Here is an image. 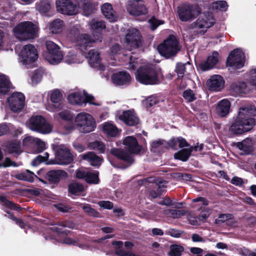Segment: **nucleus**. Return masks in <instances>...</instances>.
I'll return each mask as SVG.
<instances>
[{
    "label": "nucleus",
    "instance_id": "1",
    "mask_svg": "<svg viewBox=\"0 0 256 256\" xmlns=\"http://www.w3.org/2000/svg\"><path fill=\"white\" fill-rule=\"evenodd\" d=\"M256 108L254 104L241 106L238 114L234 116L230 128L231 134L240 135L251 130L256 125Z\"/></svg>",
    "mask_w": 256,
    "mask_h": 256
},
{
    "label": "nucleus",
    "instance_id": "2",
    "mask_svg": "<svg viewBox=\"0 0 256 256\" xmlns=\"http://www.w3.org/2000/svg\"><path fill=\"white\" fill-rule=\"evenodd\" d=\"M159 73L149 66H141L136 70V78L137 82L144 85H154L160 83Z\"/></svg>",
    "mask_w": 256,
    "mask_h": 256
},
{
    "label": "nucleus",
    "instance_id": "3",
    "mask_svg": "<svg viewBox=\"0 0 256 256\" xmlns=\"http://www.w3.org/2000/svg\"><path fill=\"white\" fill-rule=\"evenodd\" d=\"M158 50L162 56L169 58L176 56L180 51V48L176 37L174 34H170L158 46Z\"/></svg>",
    "mask_w": 256,
    "mask_h": 256
},
{
    "label": "nucleus",
    "instance_id": "4",
    "mask_svg": "<svg viewBox=\"0 0 256 256\" xmlns=\"http://www.w3.org/2000/svg\"><path fill=\"white\" fill-rule=\"evenodd\" d=\"M55 155V159L50 160L46 162L47 164L68 165L74 160V156L70 150L64 145L62 144L56 147Z\"/></svg>",
    "mask_w": 256,
    "mask_h": 256
},
{
    "label": "nucleus",
    "instance_id": "5",
    "mask_svg": "<svg viewBox=\"0 0 256 256\" xmlns=\"http://www.w3.org/2000/svg\"><path fill=\"white\" fill-rule=\"evenodd\" d=\"M38 58V51L34 45L28 44L23 46L20 54V60L27 68L34 67Z\"/></svg>",
    "mask_w": 256,
    "mask_h": 256
},
{
    "label": "nucleus",
    "instance_id": "6",
    "mask_svg": "<svg viewBox=\"0 0 256 256\" xmlns=\"http://www.w3.org/2000/svg\"><path fill=\"white\" fill-rule=\"evenodd\" d=\"M14 32L16 37L20 40H26L36 37V28L31 22H20L14 28Z\"/></svg>",
    "mask_w": 256,
    "mask_h": 256
},
{
    "label": "nucleus",
    "instance_id": "7",
    "mask_svg": "<svg viewBox=\"0 0 256 256\" xmlns=\"http://www.w3.org/2000/svg\"><path fill=\"white\" fill-rule=\"evenodd\" d=\"M28 124L31 130L42 134L50 132L52 128L46 119L40 115L31 116L28 122Z\"/></svg>",
    "mask_w": 256,
    "mask_h": 256
},
{
    "label": "nucleus",
    "instance_id": "8",
    "mask_svg": "<svg viewBox=\"0 0 256 256\" xmlns=\"http://www.w3.org/2000/svg\"><path fill=\"white\" fill-rule=\"evenodd\" d=\"M75 124L80 130L84 133H88L94 130L96 127L94 119L90 114L81 112L75 118Z\"/></svg>",
    "mask_w": 256,
    "mask_h": 256
},
{
    "label": "nucleus",
    "instance_id": "9",
    "mask_svg": "<svg viewBox=\"0 0 256 256\" xmlns=\"http://www.w3.org/2000/svg\"><path fill=\"white\" fill-rule=\"evenodd\" d=\"M201 13L198 5L184 4L178 7V14L182 22L191 21Z\"/></svg>",
    "mask_w": 256,
    "mask_h": 256
},
{
    "label": "nucleus",
    "instance_id": "10",
    "mask_svg": "<svg viewBox=\"0 0 256 256\" xmlns=\"http://www.w3.org/2000/svg\"><path fill=\"white\" fill-rule=\"evenodd\" d=\"M47 52L45 54L46 59L52 64H58L63 58L60 48L52 41H48L46 44Z\"/></svg>",
    "mask_w": 256,
    "mask_h": 256
},
{
    "label": "nucleus",
    "instance_id": "11",
    "mask_svg": "<svg viewBox=\"0 0 256 256\" xmlns=\"http://www.w3.org/2000/svg\"><path fill=\"white\" fill-rule=\"evenodd\" d=\"M126 10L128 14L133 16H140L148 14V10L144 0H130Z\"/></svg>",
    "mask_w": 256,
    "mask_h": 256
},
{
    "label": "nucleus",
    "instance_id": "12",
    "mask_svg": "<svg viewBox=\"0 0 256 256\" xmlns=\"http://www.w3.org/2000/svg\"><path fill=\"white\" fill-rule=\"evenodd\" d=\"M244 54L238 49L232 51L226 58V66L240 69L244 66L245 59Z\"/></svg>",
    "mask_w": 256,
    "mask_h": 256
},
{
    "label": "nucleus",
    "instance_id": "13",
    "mask_svg": "<svg viewBox=\"0 0 256 256\" xmlns=\"http://www.w3.org/2000/svg\"><path fill=\"white\" fill-rule=\"evenodd\" d=\"M57 11L63 14L72 16L77 12L76 4L72 0H56Z\"/></svg>",
    "mask_w": 256,
    "mask_h": 256
},
{
    "label": "nucleus",
    "instance_id": "14",
    "mask_svg": "<svg viewBox=\"0 0 256 256\" xmlns=\"http://www.w3.org/2000/svg\"><path fill=\"white\" fill-rule=\"evenodd\" d=\"M125 41L132 49L139 48L142 41V36L140 31L136 28L128 30L125 36Z\"/></svg>",
    "mask_w": 256,
    "mask_h": 256
},
{
    "label": "nucleus",
    "instance_id": "15",
    "mask_svg": "<svg viewBox=\"0 0 256 256\" xmlns=\"http://www.w3.org/2000/svg\"><path fill=\"white\" fill-rule=\"evenodd\" d=\"M7 100L12 112H20L24 107L25 96L21 92H15L12 93L8 98Z\"/></svg>",
    "mask_w": 256,
    "mask_h": 256
},
{
    "label": "nucleus",
    "instance_id": "16",
    "mask_svg": "<svg viewBox=\"0 0 256 256\" xmlns=\"http://www.w3.org/2000/svg\"><path fill=\"white\" fill-rule=\"evenodd\" d=\"M215 19L212 13L209 12H204L203 16L198 18L193 24L194 27L198 28H208L214 25Z\"/></svg>",
    "mask_w": 256,
    "mask_h": 256
},
{
    "label": "nucleus",
    "instance_id": "17",
    "mask_svg": "<svg viewBox=\"0 0 256 256\" xmlns=\"http://www.w3.org/2000/svg\"><path fill=\"white\" fill-rule=\"evenodd\" d=\"M132 77L130 74L126 71H120L114 73L112 76V82L117 86H127L130 84Z\"/></svg>",
    "mask_w": 256,
    "mask_h": 256
},
{
    "label": "nucleus",
    "instance_id": "18",
    "mask_svg": "<svg viewBox=\"0 0 256 256\" xmlns=\"http://www.w3.org/2000/svg\"><path fill=\"white\" fill-rule=\"evenodd\" d=\"M122 144L130 154H139L142 149V146L138 144L137 139L133 136L126 137L123 140Z\"/></svg>",
    "mask_w": 256,
    "mask_h": 256
},
{
    "label": "nucleus",
    "instance_id": "19",
    "mask_svg": "<svg viewBox=\"0 0 256 256\" xmlns=\"http://www.w3.org/2000/svg\"><path fill=\"white\" fill-rule=\"evenodd\" d=\"M118 118L126 124L130 126H136L140 122V119L134 110L123 111Z\"/></svg>",
    "mask_w": 256,
    "mask_h": 256
},
{
    "label": "nucleus",
    "instance_id": "20",
    "mask_svg": "<svg viewBox=\"0 0 256 256\" xmlns=\"http://www.w3.org/2000/svg\"><path fill=\"white\" fill-rule=\"evenodd\" d=\"M68 176V173L64 170H52L46 173L45 178L50 184H58L61 180H65Z\"/></svg>",
    "mask_w": 256,
    "mask_h": 256
},
{
    "label": "nucleus",
    "instance_id": "21",
    "mask_svg": "<svg viewBox=\"0 0 256 256\" xmlns=\"http://www.w3.org/2000/svg\"><path fill=\"white\" fill-rule=\"evenodd\" d=\"M190 144L183 137L180 136L178 137L172 136L166 142V145L164 146L166 150L172 149L176 150L178 148H184L185 147L190 146Z\"/></svg>",
    "mask_w": 256,
    "mask_h": 256
},
{
    "label": "nucleus",
    "instance_id": "22",
    "mask_svg": "<svg viewBox=\"0 0 256 256\" xmlns=\"http://www.w3.org/2000/svg\"><path fill=\"white\" fill-rule=\"evenodd\" d=\"M110 154L118 159L123 160L126 164L123 168H127L131 166L134 161L133 156L122 150L118 148H112L110 150Z\"/></svg>",
    "mask_w": 256,
    "mask_h": 256
},
{
    "label": "nucleus",
    "instance_id": "23",
    "mask_svg": "<svg viewBox=\"0 0 256 256\" xmlns=\"http://www.w3.org/2000/svg\"><path fill=\"white\" fill-rule=\"evenodd\" d=\"M80 157L88 162L90 166L96 168H99L104 162L102 156H98L93 152H88L80 154Z\"/></svg>",
    "mask_w": 256,
    "mask_h": 256
},
{
    "label": "nucleus",
    "instance_id": "24",
    "mask_svg": "<svg viewBox=\"0 0 256 256\" xmlns=\"http://www.w3.org/2000/svg\"><path fill=\"white\" fill-rule=\"evenodd\" d=\"M224 80L220 75H214L210 76L207 82L208 89L212 91L218 92L224 86Z\"/></svg>",
    "mask_w": 256,
    "mask_h": 256
},
{
    "label": "nucleus",
    "instance_id": "25",
    "mask_svg": "<svg viewBox=\"0 0 256 256\" xmlns=\"http://www.w3.org/2000/svg\"><path fill=\"white\" fill-rule=\"evenodd\" d=\"M60 228L54 226L50 228V230L57 233L59 236H67L70 232V230H64V228H72L74 227V224L68 220L59 221L55 224Z\"/></svg>",
    "mask_w": 256,
    "mask_h": 256
},
{
    "label": "nucleus",
    "instance_id": "26",
    "mask_svg": "<svg viewBox=\"0 0 256 256\" xmlns=\"http://www.w3.org/2000/svg\"><path fill=\"white\" fill-rule=\"evenodd\" d=\"M218 55L219 54L218 52L214 51L212 53V56H210L208 57L206 62L199 64L200 68L202 71L208 70L213 68L218 62Z\"/></svg>",
    "mask_w": 256,
    "mask_h": 256
},
{
    "label": "nucleus",
    "instance_id": "27",
    "mask_svg": "<svg viewBox=\"0 0 256 256\" xmlns=\"http://www.w3.org/2000/svg\"><path fill=\"white\" fill-rule=\"evenodd\" d=\"M79 6L82 10L83 15L87 16L94 14L96 10V5L91 0H81Z\"/></svg>",
    "mask_w": 256,
    "mask_h": 256
},
{
    "label": "nucleus",
    "instance_id": "28",
    "mask_svg": "<svg viewBox=\"0 0 256 256\" xmlns=\"http://www.w3.org/2000/svg\"><path fill=\"white\" fill-rule=\"evenodd\" d=\"M101 10L104 16L110 22H114L116 20L117 16L111 4L108 3L102 4L101 6Z\"/></svg>",
    "mask_w": 256,
    "mask_h": 256
},
{
    "label": "nucleus",
    "instance_id": "29",
    "mask_svg": "<svg viewBox=\"0 0 256 256\" xmlns=\"http://www.w3.org/2000/svg\"><path fill=\"white\" fill-rule=\"evenodd\" d=\"M230 107V102L228 100H222L218 102L216 107V112L219 116L224 117L229 113Z\"/></svg>",
    "mask_w": 256,
    "mask_h": 256
},
{
    "label": "nucleus",
    "instance_id": "30",
    "mask_svg": "<svg viewBox=\"0 0 256 256\" xmlns=\"http://www.w3.org/2000/svg\"><path fill=\"white\" fill-rule=\"evenodd\" d=\"M112 246H115L114 252L118 256H137V255L130 251H126L122 248L123 242L122 241L114 240L112 242Z\"/></svg>",
    "mask_w": 256,
    "mask_h": 256
},
{
    "label": "nucleus",
    "instance_id": "31",
    "mask_svg": "<svg viewBox=\"0 0 256 256\" xmlns=\"http://www.w3.org/2000/svg\"><path fill=\"white\" fill-rule=\"evenodd\" d=\"M94 42L92 36L87 34H82L76 44L80 46L81 49L86 50L88 47L91 46Z\"/></svg>",
    "mask_w": 256,
    "mask_h": 256
},
{
    "label": "nucleus",
    "instance_id": "32",
    "mask_svg": "<svg viewBox=\"0 0 256 256\" xmlns=\"http://www.w3.org/2000/svg\"><path fill=\"white\" fill-rule=\"evenodd\" d=\"M50 98L56 109L60 110L62 108V94L59 90H54L52 93Z\"/></svg>",
    "mask_w": 256,
    "mask_h": 256
},
{
    "label": "nucleus",
    "instance_id": "33",
    "mask_svg": "<svg viewBox=\"0 0 256 256\" xmlns=\"http://www.w3.org/2000/svg\"><path fill=\"white\" fill-rule=\"evenodd\" d=\"M86 58L92 67H96L100 62V53L94 49L90 50L87 54Z\"/></svg>",
    "mask_w": 256,
    "mask_h": 256
},
{
    "label": "nucleus",
    "instance_id": "34",
    "mask_svg": "<svg viewBox=\"0 0 256 256\" xmlns=\"http://www.w3.org/2000/svg\"><path fill=\"white\" fill-rule=\"evenodd\" d=\"M11 82L4 75L0 76V96L7 94L10 88Z\"/></svg>",
    "mask_w": 256,
    "mask_h": 256
},
{
    "label": "nucleus",
    "instance_id": "35",
    "mask_svg": "<svg viewBox=\"0 0 256 256\" xmlns=\"http://www.w3.org/2000/svg\"><path fill=\"white\" fill-rule=\"evenodd\" d=\"M34 176L37 178V176L29 170H26V172H20L14 176V177L18 180L30 182H32L34 181Z\"/></svg>",
    "mask_w": 256,
    "mask_h": 256
},
{
    "label": "nucleus",
    "instance_id": "36",
    "mask_svg": "<svg viewBox=\"0 0 256 256\" xmlns=\"http://www.w3.org/2000/svg\"><path fill=\"white\" fill-rule=\"evenodd\" d=\"M0 202L6 208L11 210L20 212L22 209L19 204L8 200L5 196H0Z\"/></svg>",
    "mask_w": 256,
    "mask_h": 256
},
{
    "label": "nucleus",
    "instance_id": "37",
    "mask_svg": "<svg viewBox=\"0 0 256 256\" xmlns=\"http://www.w3.org/2000/svg\"><path fill=\"white\" fill-rule=\"evenodd\" d=\"M64 26V21L60 18L52 20L50 25V30L52 33L57 34L60 33Z\"/></svg>",
    "mask_w": 256,
    "mask_h": 256
},
{
    "label": "nucleus",
    "instance_id": "38",
    "mask_svg": "<svg viewBox=\"0 0 256 256\" xmlns=\"http://www.w3.org/2000/svg\"><path fill=\"white\" fill-rule=\"evenodd\" d=\"M190 156V150L188 148H184L176 152L174 157L176 160L185 162L188 160Z\"/></svg>",
    "mask_w": 256,
    "mask_h": 256
},
{
    "label": "nucleus",
    "instance_id": "39",
    "mask_svg": "<svg viewBox=\"0 0 256 256\" xmlns=\"http://www.w3.org/2000/svg\"><path fill=\"white\" fill-rule=\"evenodd\" d=\"M103 131L111 137L116 136L118 132V129L115 125L108 122L104 124Z\"/></svg>",
    "mask_w": 256,
    "mask_h": 256
},
{
    "label": "nucleus",
    "instance_id": "40",
    "mask_svg": "<svg viewBox=\"0 0 256 256\" xmlns=\"http://www.w3.org/2000/svg\"><path fill=\"white\" fill-rule=\"evenodd\" d=\"M83 184L80 183L72 182L68 185V192L74 195H78L84 190Z\"/></svg>",
    "mask_w": 256,
    "mask_h": 256
},
{
    "label": "nucleus",
    "instance_id": "41",
    "mask_svg": "<svg viewBox=\"0 0 256 256\" xmlns=\"http://www.w3.org/2000/svg\"><path fill=\"white\" fill-rule=\"evenodd\" d=\"M69 102L72 104H76L82 106L85 104L84 97L80 94L78 93H73L68 96Z\"/></svg>",
    "mask_w": 256,
    "mask_h": 256
},
{
    "label": "nucleus",
    "instance_id": "42",
    "mask_svg": "<svg viewBox=\"0 0 256 256\" xmlns=\"http://www.w3.org/2000/svg\"><path fill=\"white\" fill-rule=\"evenodd\" d=\"M36 8L41 14L47 13L51 8L50 0H40L37 4Z\"/></svg>",
    "mask_w": 256,
    "mask_h": 256
},
{
    "label": "nucleus",
    "instance_id": "43",
    "mask_svg": "<svg viewBox=\"0 0 256 256\" xmlns=\"http://www.w3.org/2000/svg\"><path fill=\"white\" fill-rule=\"evenodd\" d=\"M88 147L91 150L98 151L99 154H104L105 152L106 146L102 142L95 140L90 142Z\"/></svg>",
    "mask_w": 256,
    "mask_h": 256
},
{
    "label": "nucleus",
    "instance_id": "44",
    "mask_svg": "<svg viewBox=\"0 0 256 256\" xmlns=\"http://www.w3.org/2000/svg\"><path fill=\"white\" fill-rule=\"evenodd\" d=\"M184 251V248L180 245L172 244L170 246L168 256H181Z\"/></svg>",
    "mask_w": 256,
    "mask_h": 256
},
{
    "label": "nucleus",
    "instance_id": "45",
    "mask_svg": "<svg viewBox=\"0 0 256 256\" xmlns=\"http://www.w3.org/2000/svg\"><path fill=\"white\" fill-rule=\"evenodd\" d=\"M81 34L79 29L74 26L70 30L68 34V38L72 42L76 44Z\"/></svg>",
    "mask_w": 256,
    "mask_h": 256
},
{
    "label": "nucleus",
    "instance_id": "46",
    "mask_svg": "<svg viewBox=\"0 0 256 256\" xmlns=\"http://www.w3.org/2000/svg\"><path fill=\"white\" fill-rule=\"evenodd\" d=\"M82 208L85 213H86L89 216L94 218H100V214L96 210L92 208L90 204H85Z\"/></svg>",
    "mask_w": 256,
    "mask_h": 256
},
{
    "label": "nucleus",
    "instance_id": "47",
    "mask_svg": "<svg viewBox=\"0 0 256 256\" xmlns=\"http://www.w3.org/2000/svg\"><path fill=\"white\" fill-rule=\"evenodd\" d=\"M165 214H170L174 218H178L184 216L186 210H184L168 209L165 211Z\"/></svg>",
    "mask_w": 256,
    "mask_h": 256
},
{
    "label": "nucleus",
    "instance_id": "48",
    "mask_svg": "<svg viewBox=\"0 0 256 256\" xmlns=\"http://www.w3.org/2000/svg\"><path fill=\"white\" fill-rule=\"evenodd\" d=\"M186 64L190 65V63L189 62H188L186 64H184L180 62L176 64L174 71L176 73L178 78H182L184 77L186 72Z\"/></svg>",
    "mask_w": 256,
    "mask_h": 256
},
{
    "label": "nucleus",
    "instance_id": "49",
    "mask_svg": "<svg viewBox=\"0 0 256 256\" xmlns=\"http://www.w3.org/2000/svg\"><path fill=\"white\" fill-rule=\"evenodd\" d=\"M85 180L88 184H98L100 181L98 178V172H97V173L87 172Z\"/></svg>",
    "mask_w": 256,
    "mask_h": 256
},
{
    "label": "nucleus",
    "instance_id": "50",
    "mask_svg": "<svg viewBox=\"0 0 256 256\" xmlns=\"http://www.w3.org/2000/svg\"><path fill=\"white\" fill-rule=\"evenodd\" d=\"M182 96L188 102H192L196 99L195 94L190 88L185 90L183 92Z\"/></svg>",
    "mask_w": 256,
    "mask_h": 256
},
{
    "label": "nucleus",
    "instance_id": "51",
    "mask_svg": "<svg viewBox=\"0 0 256 256\" xmlns=\"http://www.w3.org/2000/svg\"><path fill=\"white\" fill-rule=\"evenodd\" d=\"M90 28L93 31H102L106 28V26L103 21H94L92 22Z\"/></svg>",
    "mask_w": 256,
    "mask_h": 256
},
{
    "label": "nucleus",
    "instance_id": "52",
    "mask_svg": "<svg viewBox=\"0 0 256 256\" xmlns=\"http://www.w3.org/2000/svg\"><path fill=\"white\" fill-rule=\"evenodd\" d=\"M43 73V71L40 69L36 70L31 78L32 82L35 84L40 82L42 79Z\"/></svg>",
    "mask_w": 256,
    "mask_h": 256
},
{
    "label": "nucleus",
    "instance_id": "53",
    "mask_svg": "<svg viewBox=\"0 0 256 256\" xmlns=\"http://www.w3.org/2000/svg\"><path fill=\"white\" fill-rule=\"evenodd\" d=\"M233 218L232 214H220L218 215V218H216L214 220V223L216 224H220L226 221L231 220Z\"/></svg>",
    "mask_w": 256,
    "mask_h": 256
},
{
    "label": "nucleus",
    "instance_id": "54",
    "mask_svg": "<svg viewBox=\"0 0 256 256\" xmlns=\"http://www.w3.org/2000/svg\"><path fill=\"white\" fill-rule=\"evenodd\" d=\"M159 102L158 98L155 96H149L144 101V104L146 108H150Z\"/></svg>",
    "mask_w": 256,
    "mask_h": 256
},
{
    "label": "nucleus",
    "instance_id": "55",
    "mask_svg": "<svg viewBox=\"0 0 256 256\" xmlns=\"http://www.w3.org/2000/svg\"><path fill=\"white\" fill-rule=\"evenodd\" d=\"M60 117L63 120L72 122L74 119L73 115L70 111H62L59 113Z\"/></svg>",
    "mask_w": 256,
    "mask_h": 256
},
{
    "label": "nucleus",
    "instance_id": "56",
    "mask_svg": "<svg viewBox=\"0 0 256 256\" xmlns=\"http://www.w3.org/2000/svg\"><path fill=\"white\" fill-rule=\"evenodd\" d=\"M154 182H156L158 186L156 192H158L159 196H160L164 192V188H166V186H165L164 184H166L167 182L165 180H157V181Z\"/></svg>",
    "mask_w": 256,
    "mask_h": 256
},
{
    "label": "nucleus",
    "instance_id": "57",
    "mask_svg": "<svg viewBox=\"0 0 256 256\" xmlns=\"http://www.w3.org/2000/svg\"><path fill=\"white\" fill-rule=\"evenodd\" d=\"M54 206L58 210L62 212H68L72 208L70 206L62 203L54 204Z\"/></svg>",
    "mask_w": 256,
    "mask_h": 256
},
{
    "label": "nucleus",
    "instance_id": "58",
    "mask_svg": "<svg viewBox=\"0 0 256 256\" xmlns=\"http://www.w3.org/2000/svg\"><path fill=\"white\" fill-rule=\"evenodd\" d=\"M148 22L151 25V29L153 30L156 29L159 26L164 24V22L156 19L154 16L152 17L148 20Z\"/></svg>",
    "mask_w": 256,
    "mask_h": 256
},
{
    "label": "nucleus",
    "instance_id": "59",
    "mask_svg": "<svg viewBox=\"0 0 256 256\" xmlns=\"http://www.w3.org/2000/svg\"><path fill=\"white\" fill-rule=\"evenodd\" d=\"M100 206L107 210H111L114 206V204L110 201L102 200L98 202Z\"/></svg>",
    "mask_w": 256,
    "mask_h": 256
},
{
    "label": "nucleus",
    "instance_id": "60",
    "mask_svg": "<svg viewBox=\"0 0 256 256\" xmlns=\"http://www.w3.org/2000/svg\"><path fill=\"white\" fill-rule=\"evenodd\" d=\"M92 39L94 40V42H102V31H93L92 30Z\"/></svg>",
    "mask_w": 256,
    "mask_h": 256
},
{
    "label": "nucleus",
    "instance_id": "61",
    "mask_svg": "<svg viewBox=\"0 0 256 256\" xmlns=\"http://www.w3.org/2000/svg\"><path fill=\"white\" fill-rule=\"evenodd\" d=\"M215 4L216 8L221 10H226L228 7L227 2L224 0L217 1Z\"/></svg>",
    "mask_w": 256,
    "mask_h": 256
},
{
    "label": "nucleus",
    "instance_id": "62",
    "mask_svg": "<svg viewBox=\"0 0 256 256\" xmlns=\"http://www.w3.org/2000/svg\"><path fill=\"white\" fill-rule=\"evenodd\" d=\"M43 162H46L43 156L41 155H38L32 160V165L33 166H37Z\"/></svg>",
    "mask_w": 256,
    "mask_h": 256
},
{
    "label": "nucleus",
    "instance_id": "63",
    "mask_svg": "<svg viewBox=\"0 0 256 256\" xmlns=\"http://www.w3.org/2000/svg\"><path fill=\"white\" fill-rule=\"evenodd\" d=\"M250 83L252 86H256V69L250 71Z\"/></svg>",
    "mask_w": 256,
    "mask_h": 256
},
{
    "label": "nucleus",
    "instance_id": "64",
    "mask_svg": "<svg viewBox=\"0 0 256 256\" xmlns=\"http://www.w3.org/2000/svg\"><path fill=\"white\" fill-rule=\"evenodd\" d=\"M230 182L236 186H240L244 184L243 180L238 176H234L232 178Z\"/></svg>",
    "mask_w": 256,
    "mask_h": 256
}]
</instances>
